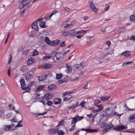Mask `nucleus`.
Returning <instances> with one entry per match:
<instances>
[{
  "label": "nucleus",
  "mask_w": 135,
  "mask_h": 135,
  "mask_svg": "<svg viewBox=\"0 0 135 135\" xmlns=\"http://www.w3.org/2000/svg\"><path fill=\"white\" fill-rule=\"evenodd\" d=\"M84 118L83 116H79L78 115H77L75 117L72 118V120H71V124L72 125L74 124V125L71 128V129L70 130V131H71L72 130H73L75 128V124L78 121Z\"/></svg>",
  "instance_id": "nucleus-1"
},
{
  "label": "nucleus",
  "mask_w": 135,
  "mask_h": 135,
  "mask_svg": "<svg viewBox=\"0 0 135 135\" xmlns=\"http://www.w3.org/2000/svg\"><path fill=\"white\" fill-rule=\"evenodd\" d=\"M115 108L113 105L112 104H109L108 106L106 108L105 113L107 114V116H110L113 114Z\"/></svg>",
  "instance_id": "nucleus-2"
},
{
  "label": "nucleus",
  "mask_w": 135,
  "mask_h": 135,
  "mask_svg": "<svg viewBox=\"0 0 135 135\" xmlns=\"http://www.w3.org/2000/svg\"><path fill=\"white\" fill-rule=\"evenodd\" d=\"M62 53L61 52H57L53 57V60L56 62L60 61L62 59Z\"/></svg>",
  "instance_id": "nucleus-3"
},
{
  "label": "nucleus",
  "mask_w": 135,
  "mask_h": 135,
  "mask_svg": "<svg viewBox=\"0 0 135 135\" xmlns=\"http://www.w3.org/2000/svg\"><path fill=\"white\" fill-rule=\"evenodd\" d=\"M31 0H22L20 3L19 8H21L26 6Z\"/></svg>",
  "instance_id": "nucleus-4"
},
{
  "label": "nucleus",
  "mask_w": 135,
  "mask_h": 135,
  "mask_svg": "<svg viewBox=\"0 0 135 135\" xmlns=\"http://www.w3.org/2000/svg\"><path fill=\"white\" fill-rule=\"evenodd\" d=\"M15 126V124L12 123L11 124L8 125H5V128H4V131H8L11 130H14L15 128L13 127V126Z\"/></svg>",
  "instance_id": "nucleus-5"
},
{
  "label": "nucleus",
  "mask_w": 135,
  "mask_h": 135,
  "mask_svg": "<svg viewBox=\"0 0 135 135\" xmlns=\"http://www.w3.org/2000/svg\"><path fill=\"white\" fill-rule=\"evenodd\" d=\"M89 3L90 7L92 11L95 12H97L98 9L96 8L93 2L92 1H89Z\"/></svg>",
  "instance_id": "nucleus-6"
},
{
  "label": "nucleus",
  "mask_w": 135,
  "mask_h": 135,
  "mask_svg": "<svg viewBox=\"0 0 135 135\" xmlns=\"http://www.w3.org/2000/svg\"><path fill=\"white\" fill-rule=\"evenodd\" d=\"M101 124L100 127L102 128H103L106 127H109V128H112L114 126L112 124H109L105 122L102 123Z\"/></svg>",
  "instance_id": "nucleus-7"
},
{
  "label": "nucleus",
  "mask_w": 135,
  "mask_h": 135,
  "mask_svg": "<svg viewBox=\"0 0 135 135\" xmlns=\"http://www.w3.org/2000/svg\"><path fill=\"white\" fill-rule=\"evenodd\" d=\"M40 21V19H38L33 23L32 25V28L36 31L38 30V28L37 24L38 23H39Z\"/></svg>",
  "instance_id": "nucleus-8"
},
{
  "label": "nucleus",
  "mask_w": 135,
  "mask_h": 135,
  "mask_svg": "<svg viewBox=\"0 0 135 135\" xmlns=\"http://www.w3.org/2000/svg\"><path fill=\"white\" fill-rule=\"evenodd\" d=\"M127 128V127H125L123 125L120 126L117 125L115 128H113V129L116 131H119L124 129H126Z\"/></svg>",
  "instance_id": "nucleus-9"
},
{
  "label": "nucleus",
  "mask_w": 135,
  "mask_h": 135,
  "mask_svg": "<svg viewBox=\"0 0 135 135\" xmlns=\"http://www.w3.org/2000/svg\"><path fill=\"white\" fill-rule=\"evenodd\" d=\"M53 97L52 94L47 93L43 97V99L46 100L49 99H51Z\"/></svg>",
  "instance_id": "nucleus-10"
},
{
  "label": "nucleus",
  "mask_w": 135,
  "mask_h": 135,
  "mask_svg": "<svg viewBox=\"0 0 135 135\" xmlns=\"http://www.w3.org/2000/svg\"><path fill=\"white\" fill-rule=\"evenodd\" d=\"M58 130L59 129L57 128L55 129H49L48 130V132L50 134H54L57 133V130Z\"/></svg>",
  "instance_id": "nucleus-11"
},
{
  "label": "nucleus",
  "mask_w": 135,
  "mask_h": 135,
  "mask_svg": "<svg viewBox=\"0 0 135 135\" xmlns=\"http://www.w3.org/2000/svg\"><path fill=\"white\" fill-rule=\"evenodd\" d=\"M84 63L82 62L79 64H76L74 65V68L78 69L81 70L84 67L83 65Z\"/></svg>",
  "instance_id": "nucleus-12"
},
{
  "label": "nucleus",
  "mask_w": 135,
  "mask_h": 135,
  "mask_svg": "<svg viewBox=\"0 0 135 135\" xmlns=\"http://www.w3.org/2000/svg\"><path fill=\"white\" fill-rule=\"evenodd\" d=\"M52 66V64H50L45 63L42 65V67L43 69H50Z\"/></svg>",
  "instance_id": "nucleus-13"
},
{
  "label": "nucleus",
  "mask_w": 135,
  "mask_h": 135,
  "mask_svg": "<svg viewBox=\"0 0 135 135\" xmlns=\"http://www.w3.org/2000/svg\"><path fill=\"white\" fill-rule=\"evenodd\" d=\"M79 103L78 102H76L75 104L72 105L68 107L67 108L69 109L74 110L76 107L78 106Z\"/></svg>",
  "instance_id": "nucleus-14"
},
{
  "label": "nucleus",
  "mask_w": 135,
  "mask_h": 135,
  "mask_svg": "<svg viewBox=\"0 0 135 135\" xmlns=\"http://www.w3.org/2000/svg\"><path fill=\"white\" fill-rule=\"evenodd\" d=\"M69 36H75L76 35V31L75 30H68Z\"/></svg>",
  "instance_id": "nucleus-15"
},
{
  "label": "nucleus",
  "mask_w": 135,
  "mask_h": 135,
  "mask_svg": "<svg viewBox=\"0 0 135 135\" xmlns=\"http://www.w3.org/2000/svg\"><path fill=\"white\" fill-rule=\"evenodd\" d=\"M129 121L131 122H135V113L131 115L129 118Z\"/></svg>",
  "instance_id": "nucleus-16"
},
{
  "label": "nucleus",
  "mask_w": 135,
  "mask_h": 135,
  "mask_svg": "<svg viewBox=\"0 0 135 135\" xmlns=\"http://www.w3.org/2000/svg\"><path fill=\"white\" fill-rule=\"evenodd\" d=\"M94 40V38L92 37L89 36L87 38V43L88 44H89Z\"/></svg>",
  "instance_id": "nucleus-17"
},
{
  "label": "nucleus",
  "mask_w": 135,
  "mask_h": 135,
  "mask_svg": "<svg viewBox=\"0 0 135 135\" xmlns=\"http://www.w3.org/2000/svg\"><path fill=\"white\" fill-rule=\"evenodd\" d=\"M61 102V100L59 98H55L54 100V103L55 104H57L60 103Z\"/></svg>",
  "instance_id": "nucleus-18"
},
{
  "label": "nucleus",
  "mask_w": 135,
  "mask_h": 135,
  "mask_svg": "<svg viewBox=\"0 0 135 135\" xmlns=\"http://www.w3.org/2000/svg\"><path fill=\"white\" fill-rule=\"evenodd\" d=\"M100 106V108H99L98 109L96 110H94L93 108H91V109L92 110V112L95 113L98 112H100L102 109L103 108V106L102 105H100L99 107Z\"/></svg>",
  "instance_id": "nucleus-19"
},
{
  "label": "nucleus",
  "mask_w": 135,
  "mask_h": 135,
  "mask_svg": "<svg viewBox=\"0 0 135 135\" xmlns=\"http://www.w3.org/2000/svg\"><path fill=\"white\" fill-rule=\"evenodd\" d=\"M110 98L109 96H103L101 97L100 99L102 101L104 102L108 100Z\"/></svg>",
  "instance_id": "nucleus-20"
},
{
  "label": "nucleus",
  "mask_w": 135,
  "mask_h": 135,
  "mask_svg": "<svg viewBox=\"0 0 135 135\" xmlns=\"http://www.w3.org/2000/svg\"><path fill=\"white\" fill-rule=\"evenodd\" d=\"M129 52V51H125L121 54V55L122 56L124 55V57H128L131 55V54L127 53Z\"/></svg>",
  "instance_id": "nucleus-21"
},
{
  "label": "nucleus",
  "mask_w": 135,
  "mask_h": 135,
  "mask_svg": "<svg viewBox=\"0 0 135 135\" xmlns=\"http://www.w3.org/2000/svg\"><path fill=\"white\" fill-rule=\"evenodd\" d=\"M76 23V22L75 21H73L70 24H66L64 26V28H66L68 27H69L70 26H72L74 25Z\"/></svg>",
  "instance_id": "nucleus-22"
},
{
  "label": "nucleus",
  "mask_w": 135,
  "mask_h": 135,
  "mask_svg": "<svg viewBox=\"0 0 135 135\" xmlns=\"http://www.w3.org/2000/svg\"><path fill=\"white\" fill-rule=\"evenodd\" d=\"M81 130L82 131H85L86 132L89 133L96 131V130H95L92 129H84L83 128H82Z\"/></svg>",
  "instance_id": "nucleus-23"
},
{
  "label": "nucleus",
  "mask_w": 135,
  "mask_h": 135,
  "mask_svg": "<svg viewBox=\"0 0 135 135\" xmlns=\"http://www.w3.org/2000/svg\"><path fill=\"white\" fill-rule=\"evenodd\" d=\"M45 39L46 42L50 46H52V44L49 38L48 37H46Z\"/></svg>",
  "instance_id": "nucleus-24"
},
{
  "label": "nucleus",
  "mask_w": 135,
  "mask_h": 135,
  "mask_svg": "<svg viewBox=\"0 0 135 135\" xmlns=\"http://www.w3.org/2000/svg\"><path fill=\"white\" fill-rule=\"evenodd\" d=\"M46 77L45 75H42L38 77L39 80L41 81H43L46 79Z\"/></svg>",
  "instance_id": "nucleus-25"
},
{
  "label": "nucleus",
  "mask_w": 135,
  "mask_h": 135,
  "mask_svg": "<svg viewBox=\"0 0 135 135\" xmlns=\"http://www.w3.org/2000/svg\"><path fill=\"white\" fill-rule=\"evenodd\" d=\"M29 72L27 73V75L26 76V80H28L32 79V78L33 75H31L29 74Z\"/></svg>",
  "instance_id": "nucleus-26"
},
{
  "label": "nucleus",
  "mask_w": 135,
  "mask_h": 135,
  "mask_svg": "<svg viewBox=\"0 0 135 135\" xmlns=\"http://www.w3.org/2000/svg\"><path fill=\"white\" fill-rule=\"evenodd\" d=\"M66 67L67 68V70L68 72H69L71 71L72 68L70 65H69L68 64H66Z\"/></svg>",
  "instance_id": "nucleus-27"
},
{
  "label": "nucleus",
  "mask_w": 135,
  "mask_h": 135,
  "mask_svg": "<svg viewBox=\"0 0 135 135\" xmlns=\"http://www.w3.org/2000/svg\"><path fill=\"white\" fill-rule=\"evenodd\" d=\"M56 88V86L54 85H51L49 86L48 87V89L49 90H50L52 89H53L55 88Z\"/></svg>",
  "instance_id": "nucleus-28"
},
{
  "label": "nucleus",
  "mask_w": 135,
  "mask_h": 135,
  "mask_svg": "<svg viewBox=\"0 0 135 135\" xmlns=\"http://www.w3.org/2000/svg\"><path fill=\"white\" fill-rule=\"evenodd\" d=\"M20 81L21 84V85L22 86V88L23 87V86H25L26 84L25 82L23 79H21Z\"/></svg>",
  "instance_id": "nucleus-29"
},
{
  "label": "nucleus",
  "mask_w": 135,
  "mask_h": 135,
  "mask_svg": "<svg viewBox=\"0 0 135 135\" xmlns=\"http://www.w3.org/2000/svg\"><path fill=\"white\" fill-rule=\"evenodd\" d=\"M35 60L31 58L28 60V61L27 62V64L28 65H30Z\"/></svg>",
  "instance_id": "nucleus-30"
},
{
  "label": "nucleus",
  "mask_w": 135,
  "mask_h": 135,
  "mask_svg": "<svg viewBox=\"0 0 135 135\" xmlns=\"http://www.w3.org/2000/svg\"><path fill=\"white\" fill-rule=\"evenodd\" d=\"M114 50H113L110 51L108 52L106 54H104L103 55V57H105L106 56H107L108 55H110L112 54H113L114 53L113 51Z\"/></svg>",
  "instance_id": "nucleus-31"
},
{
  "label": "nucleus",
  "mask_w": 135,
  "mask_h": 135,
  "mask_svg": "<svg viewBox=\"0 0 135 135\" xmlns=\"http://www.w3.org/2000/svg\"><path fill=\"white\" fill-rule=\"evenodd\" d=\"M40 25L41 27L44 28L46 27L45 23L44 21H41L40 22Z\"/></svg>",
  "instance_id": "nucleus-32"
},
{
  "label": "nucleus",
  "mask_w": 135,
  "mask_h": 135,
  "mask_svg": "<svg viewBox=\"0 0 135 135\" xmlns=\"http://www.w3.org/2000/svg\"><path fill=\"white\" fill-rule=\"evenodd\" d=\"M63 10L64 12H69L71 11V9L68 7H64Z\"/></svg>",
  "instance_id": "nucleus-33"
},
{
  "label": "nucleus",
  "mask_w": 135,
  "mask_h": 135,
  "mask_svg": "<svg viewBox=\"0 0 135 135\" xmlns=\"http://www.w3.org/2000/svg\"><path fill=\"white\" fill-rule=\"evenodd\" d=\"M21 89L23 90H25L27 92H29L30 90V87H22Z\"/></svg>",
  "instance_id": "nucleus-34"
},
{
  "label": "nucleus",
  "mask_w": 135,
  "mask_h": 135,
  "mask_svg": "<svg viewBox=\"0 0 135 135\" xmlns=\"http://www.w3.org/2000/svg\"><path fill=\"white\" fill-rule=\"evenodd\" d=\"M57 131V133L59 135H63L65 134V132L61 130H59V129Z\"/></svg>",
  "instance_id": "nucleus-35"
},
{
  "label": "nucleus",
  "mask_w": 135,
  "mask_h": 135,
  "mask_svg": "<svg viewBox=\"0 0 135 135\" xmlns=\"http://www.w3.org/2000/svg\"><path fill=\"white\" fill-rule=\"evenodd\" d=\"M27 9L26 8L24 9L20 13V17H23L24 15L25 12L26 11Z\"/></svg>",
  "instance_id": "nucleus-36"
},
{
  "label": "nucleus",
  "mask_w": 135,
  "mask_h": 135,
  "mask_svg": "<svg viewBox=\"0 0 135 135\" xmlns=\"http://www.w3.org/2000/svg\"><path fill=\"white\" fill-rule=\"evenodd\" d=\"M124 107L126 110L128 111H130L133 110H134V109H131L129 108H128V107L127 106V104H125L124 105Z\"/></svg>",
  "instance_id": "nucleus-37"
},
{
  "label": "nucleus",
  "mask_w": 135,
  "mask_h": 135,
  "mask_svg": "<svg viewBox=\"0 0 135 135\" xmlns=\"http://www.w3.org/2000/svg\"><path fill=\"white\" fill-rule=\"evenodd\" d=\"M85 103V102L84 101L81 102L80 104H79V105L80 106H81L82 108H83L85 107L84 105Z\"/></svg>",
  "instance_id": "nucleus-38"
},
{
  "label": "nucleus",
  "mask_w": 135,
  "mask_h": 135,
  "mask_svg": "<svg viewBox=\"0 0 135 135\" xmlns=\"http://www.w3.org/2000/svg\"><path fill=\"white\" fill-rule=\"evenodd\" d=\"M130 19L132 21H133L135 20V13L130 16Z\"/></svg>",
  "instance_id": "nucleus-39"
},
{
  "label": "nucleus",
  "mask_w": 135,
  "mask_h": 135,
  "mask_svg": "<svg viewBox=\"0 0 135 135\" xmlns=\"http://www.w3.org/2000/svg\"><path fill=\"white\" fill-rule=\"evenodd\" d=\"M27 70V66H24L22 67L21 68V71H26Z\"/></svg>",
  "instance_id": "nucleus-40"
},
{
  "label": "nucleus",
  "mask_w": 135,
  "mask_h": 135,
  "mask_svg": "<svg viewBox=\"0 0 135 135\" xmlns=\"http://www.w3.org/2000/svg\"><path fill=\"white\" fill-rule=\"evenodd\" d=\"M52 57V56H45L43 57V59L44 60H47Z\"/></svg>",
  "instance_id": "nucleus-41"
},
{
  "label": "nucleus",
  "mask_w": 135,
  "mask_h": 135,
  "mask_svg": "<svg viewBox=\"0 0 135 135\" xmlns=\"http://www.w3.org/2000/svg\"><path fill=\"white\" fill-rule=\"evenodd\" d=\"M62 76V74H57L56 75V78L57 79H60L61 78Z\"/></svg>",
  "instance_id": "nucleus-42"
},
{
  "label": "nucleus",
  "mask_w": 135,
  "mask_h": 135,
  "mask_svg": "<svg viewBox=\"0 0 135 135\" xmlns=\"http://www.w3.org/2000/svg\"><path fill=\"white\" fill-rule=\"evenodd\" d=\"M110 128H109V127L105 128L103 130H102V132L103 133H104L105 132L108 131L109 129Z\"/></svg>",
  "instance_id": "nucleus-43"
},
{
  "label": "nucleus",
  "mask_w": 135,
  "mask_h": 135,
  "mask_svg": "<svg viewBox=\"0 0 135 135\" xmlns=\"http://www.w3.org/2000/svg\"><path fill=\"white\" fill-rule=\"evenodd\" d=\"M100 100H95L94 102V104L96 106H97L98 104L100 103Z\"/></svg>",
  "instance_id": "nucleus-44"
},
{
  "label": "nucleus",
  "mask_w": 135,
  "mask_h": 135,
  "mask_svg": "<svg viewBox=\"0 0 135 135\" xmlns=\"http://www.w3.org/2000/svg\"><path fill=\"white\" fill-rule=\"evenodd\" d=\"M10 58L8 59V63L9 64L11 62L12 59V55L11 54H10L9 55Z\"/></svg>",
  "instance_id": "nucleus-45"
},
{
  "label": "nucleus",
  "mask_w": 135,
  "mask_h": 135,
  "mask_svg": "<svg viewBox=\"0 0 135 135\" xmlns=\"http://www.w3.org/2000/svg\"><path fill=\"white\" fill-rule=\"evenodd\" d=\"M44 87V85H41L37 87L36 90V91L40 90L42 88Z\"/></svg>",
  "instance_id": "nucleus-46"
},
{
  "label": "nucleus",
  "mask_w": 135,
  "mask_h": 135,
  "mask_svg": "<svg viewBox=\"0 0 135 135\" xmlns=\"http://www.w3.org/2000/svg\"><path fill=\"white\" fill-rule=\"evenodd\" d=\"M38 52L36 50H35L33 54V56H35L37 55L38 54Z\"/></svg>",
  "instance_id": "nucleus-47"
},
{
  "label": "nucleus",
  "mask_w": 135,
  "mask_h": 135,
  "mask_svg": "<svg viewBox=\"0 0 135 135\" xmlns=\"http://www.w3.org/2000/svg\"><path fill=\"white\" fill-rule=\"evenodd\" d=\"M84 31L83 30H79L78 31H76V35L80 34V33H82L84 32Z\"/></svg>",
  "instance_id": "nucleus-48"
},
{
  "label": "nucleus",
  "mask_w": 135,
  "mask_h": 135,
  "mask_svg": "<svg viewBox=\"0 0 135 135\" xmlns=\"http://www.w3.org/2000/svg\"><path fill=\"white\" fill-rule=\"evenodd\" d=\"M10 120L12 122H18V120L16 119L15 117H14L11 120Z\"/></svg>",
  "instance_id": "nucleus-49"
},
{
  "label": "nucleus",
  "mask_w": 135,
  "mask_h": 135,
  "mask_svg": "<svg viewBox=\"0 0 135 135\" xmlns=\"http://www.w3.org/2000/svg\"><path fill=\"white\" fill-rule=\"evenodd\" d=\"M53 104V103L51 101L49 100H47V104L49 106Z\"/></svg>",
  "instance_id": "nucleus-50"
},
{
  "label": "nucleus",
  "mask_w": 135,
  "mask_h": 135,
  "mask_svg": "<svg viewBox=\"0 0 135 135\" xmlns=\"http://www.w3.org/2000/svg\"><path fill=\"white\" fill-rule=\"evenodd\" d=\"M68 32V30L67 31L63 33L62 34L63 36L64 37H65L68 35L69 36V33Z\"/></svg>",
  "instance_id": "nucleus-51"
},
{
  "label": "nucleus",
  "mask_w": 135,
  "mask_h": 135,
  "mask_svg": "<svg viewBox=\"0 0 135 135\" xmlns=\"http://www.w3.org/2000/svg\"><path fill=\"white\" fill-rule=\"evenodd\" d=\"M12 114L11 113H8L7 114L6 116L8 118H9L12 116Z\"/></svg>",
  "instance_id": "nucleus-52"
},
{
  "label": "nucleus",
  "mask_w": 135,
  "mask_h": 135,
  "mask_svg": "<svg viewBox=\"0 0 135 135\" xmlns=\"http://www.w3.org/2000/svg\"><path fill=\"white\" fill-rule=\"evenodd\" d=\"M60 41L59 40H57V41L55 42H52V46H53L54 44V45L55 43L56 45H57L60 43Z\"/></svg>",
  "instance_id": "nucleus-53"
},
{
  "label": "nucleus",
  "mask_w": 135,
  "mask_h": 135,
  "mask_svg": "<svg viewBox=\"0 0 135 135\" xmlns=\"http://www.w3.org/2000/svg\"><path fill=\"white\" fill-rule=\"evenodd\" d=\"M42 100L40 101L39 102L42 103L45 105H46V102L45 101V100L43 99V97L42 98Z\"/></svg>",
  "instance_id": "nucleus-54"
},
{
  "label": "nucleus",
  "mask_w": 135,
  "mask_h": 135,
  "mask_svg": "<svg viewBox=\"0 0 135 135\" xmlns=\"http://www.w3.org/2000/svg\"><path fill=\"white\" fill-rule=\"evenodd\" d=\"M11 68H9L7 70V73L9 76H11Z\"/></svg>",
  "instance_id": "nucleus-55"
},
{
  "label": "nucleus",
  "mask_w": 135,
  "mask_h": 135,
  "mask_svg": "<svg viewBox=\"0 0 135 135\" xmlns=\"http://www.w3.org/2000/svg\"><path fill=\"white\" fill-rule=\"evenodd\" d=\"M47 113V112H44L42 113H38L37 114V116L40 115H44L46 114Z\"/></svg>",
  "instance_id": "nucleus-56"
},
{
  "label": "nucleus",
  "mask_w": 135,
  "mask_h": 135,
  "mask_svg": "<svg viewBox=\"0 0 135 135\" xmlns=\"http://www.w3.org/2000/svg\"><path fill=\"white\" fill-rule=\"evenodd\" d=\"M69 92L68 91H66L62 95V97H64L67 94H69Z\"/></svg>",
  "instance_id": "nucleus-57"
},
{
  "label": "nucleus",
  "mask_w": 135,
  "mask_h": 135,
  "mask_svg": "<svg viewBox=\"0 0 135 135\" xmlns=\"http://www.w3.org/2000/svg\"><path fill=\"white\" fill-rule=\"evenodd\" d=\"M105 44L106 45L108 46V47H109L110 46V45H111V43L109 41H106L105 42Z\"/></svg>",
  "instance_id": "nucleus-58"
},
{
  "label": "nucleus",
  "mask_w": 135,
  "mask_h": 135,
  "mask_svg": "<svg viewBox=\"0 0 135 135\" xmlns=\"http://www.w3.org/2000/svg\"><path fill=\"white\" fill-rule=\"evenodd\" d=\"M23 126V125L22 124H19L18 123V124L14 128H15H15L16 127H22Z\"/></svg>",
  "instance_id": "nucleus-59"
},
{
  "label": "nucleus",
  "mask_w": 135,
  "mask_h": 135,
  "mask_svg": "<svg viewBox=\"0 0 135 135\" xmlns=\"http://www.w3.org/2000/svg\"><path fill=\"white\" fill-rule=\"evenodd\" d=\"M23 49L22 46H20L18 48V51H23Z\"/></svg>",
  "instance_id": "nucleus-60"
},
{
  "label": "nucleus",
  "mask_w": 135,
  "mask_h": 135,
  "mask_svg": "<svg viewBox=\"0 0 135 135\" xmlns=\"http://www.w3.org/2000/svg\"><path fill=\"white\" fill-rule=\"evenodd\" d=\"M72 97H70V98H69L66 97H65L64 98L63 100L64 101H66L68 100H70Z\"/></svg>",
  "instance_id": "nucleus-61"
},
{
  "label": "nucleus",
  "mask_w": 135,
  "mask_h": 135,
  "mask_svg": "<svg viewBox=\"0 0 135 135\" xmlns=\"http://www.w3.org/2000/svg\"><path fill=\"white\" fill-rule=\"evenodd\" d=\"M60 46L61 47H63L65 46V43L64 42H63L60 43Z\"/></svg>",
  "instance_id": "nucleus-62"
},
{
  "label": "nucleus",
  "mask_w": 135,
  "mask_h": 135,
  "mask_svg": "<svg viewBox=\"0 0 135 135\" xmlns=\"http://www.w3.org/2000/svg\"><path fill=\"white\" fill-rule=\"evenodd\" d=\"M57 12V10H55L52 12V13H51V14L52 15H53L56 13Z\"/></svg>",
  "instance_id": "nucleus-63"
},
{
  "label": "nucleus",
  "mask_w": 135,
  "mask_h": 135,
  "mask_svg": "<svg viewBox=\"0 0 135 135\" xmlns=\"http://www.w3.org/2000/svg\"><path fill=\"white\" fill-rule=\"evenodd\" d=\"M30 50L29 49L28 50L25 51V54L26 56H27L28 55L29 52V51H30Z\"/></svg>",
  "instance_id": "nucleus-64"
}]
</instances>
